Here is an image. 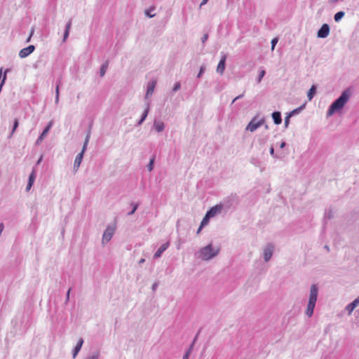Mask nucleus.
<instances>
[{"mask_svg": "<svg viewBox=\"0 0 359 359\" xmlns=\"http://www.w3.org/2000/svg\"><path fill=\"white\" fill-rule=\"evenodd\" d=\"M348 93L347 91L343 92L340 97L331 104L329 109L327 110V115L328 116H331L336 111L342 109L345 104L348 102Z\"/></svg>", "mask_w": 359, "mask_h": 359, "instance_id": "nucleus-1", "label": "nucleus"}, {"mask_svg": "<svg viewBox=\"0 0 359 359\" xmlns=\"http://www.w3.org/2000/svg\"><path fill=\"white\" fill-rule=\"evenodd\" d=\"M219 250V248H213L212 244H209L200 250L199 256L203 260H209L217 256Z\"/></svg>", "mask_w": 359, "mask_h": 359, "instance_id": "nucleus-2", "label": "nucleus"}, {"mask_svg": "<svg viewBox=\"0 0 359 359\" xmlns=\"http://www.w3.org/2000/svg\"><path fill=\"white\" fill-rule=\"evenodd\" d=\"M318 297V287L316 285H312L310 290L309 301L306 311V314L311 317L313 315V309Z\"/></svg>", "mask_w": 359, "mask_h": 359, "instance_id": "nucleus-3", "label": "nucleus"}, {"mask_svg": "<svg viewBox=\"0 0 359 359\" xmlns=\"http://www.w3.org/2000/svg\"><path fill=\"white\" fill-rule=\"evenodd\" d=\"M89 138H90V135L88 134L87 136H86V140H85V142L83 144V149L81 151V153H79L76 156V158H75V161H74V167L76 170H77L80 165H81V163L82 161V159H83V153L86 149V147H87V144L88 143V141H89Z\"/></svg>", "mask_w": 359, "mask_h": 359, "instance_id": "nucleus-4", "label": "nucleus"}, {"mask_svg": "<svg viewBox=\"0 0 359 359\" xmlns=\"http://www.w3.org/2000/svg\"><path fill=\"white\" fill-rule=\"evenodd\" d=\"M264 118L257 120V117H254L247 126L246 130H250V132H254L259 127H260L264 123Z\"/></svg>", "mask_w": 359, "mask_h": 359, "instance_id": "nucleus-5", "label": "nucleus"}, {"mask_svg": "<svg viewBox=\"0 0 359 359\" xmlns=\"http://www.w3.org/2000/svg\"><path fill=\"white\" fill-rule=\"evenodd\" d=\"M115 228L113 226H108L104 232L102 240L104 242H108L111 240L113 234L114 233Z\"/></svg>", "mask_w": 359, "mask_h": 359, "instance_id": "nucleus-6", "label": "nucleus"}, {"mask_svg": "<svg viewBox=\"0 0 359 359\" xmlns=\"http://www.w3.org/2000/svg\"><path fill=\"white\" fill-rule=\"evenodd\" d=\"M330 33V27L327 24H323L318 30V36L320 38H325Z\"/></svg>", "mask_w": 359, "mask_h": 359, "instance_id": "nucleus-7", "label": "nucleus"}, {"mask_svg": "<svg viewBox=\"0 0 359 359\" xmlns=\"http://www.w3.org/2000/svg\"><path fill=\"white\" fill-rule=\"evenodd\" d=\"M222 205H216L211 208L207 212V217H213L217 213L220 212L222 210Z\"/></svg>", "mask_w": 359, "mask_h": 359, "instance_id": "nucleus-8", "label": "nucleus"}, {"mask_svg": "<svg viewBox=\"0 0 359 359\" xmlns=\"http://www.w3.org/2000/svg\"><path fill=\"white\" fill-rule=\"evenodd\" d=\"M35 49V47L33 45H29V46H27V48H22L20 53H19V56L21 57V58H24V57H26L27 56H28L29 54H31Z\"/></svg>", "mask_w": 359, "mask_h": 359, "instance_id": "nucleus-9", "label": "nucleus"}, {"mask_svg": "<svg viewBox=\"0 0 359 359\" xmlns=\"http://www.w3.org/2000/svg\"><path fill=\"white\" fill-rule=\"evenodd\" d=\"M52 124H53V123L50 121L48 123V125L46 127V128L43 130V131L42 132L41 135L37 139V140L36 142V144H41V142L43 141L44 137L47 135V133H48L49 130L52 127Z\"/></svg>", "mask_w": 359, "mask_h": 359, "instance_id": "nucleus-10", "label": "nucleus"}, {"mask_svg": "<svg viewBox=\"0 0 359 359\" xmlns=\"http://www.w3.org/2000/svg\"><path fill=\"white\" fill-rule=\"evenodd\" d=\"M226 59V56L225 55H224L217 65V72L218 73H219L220 74H222L225 69Z\"/></svg>", "mask_w": 359, "mask_h": 359, "instance_id": "nucleus-11", "label": "nucleus"}, {"mask_svg": "<svg viewBox=\"0 0 359 359\" xmlns=\"http://www.w3.org/2000/svg\"><path fill=\"white\" fill-rule=\"evenodd\" d=\"M273 247L272 245H269L265 248L264 255L266 262H268L271 259L273 254Z\"/></svg>", "mask_w": 359, "mask_h": 359, "instance_id": "nucleus-12", "label": "nucleus"}, {"mask_svg": "<svg viewBox=\"0 0 359 359\" xmlns=\"http://www.w3.org/2000/svg\"><path fill=\"white\" fill-rule=\"evenodd\" d=\"M156 80H154V81H151L148 84L147 90V93H146V97H148L151 96L153 94L154 88H155V86H156Z\"/></svg>", "mask_w": 359, "mask_h": 359, "instance_id": "nucleus-13", "label": "nucleus"}, {"mask_svg": "<svg viewBox=\"0 0 359 359\" xmlns=\"http://www.w3.org/2000/svg\"><path fill=\"white\" fill-rule=\"evenodd\" d=\"M169 243H165L163 244L159 249L156 252L154 255L155 258L160 257L162 255V253L168 248Z\"/></svg>", "mask_w": 359, "mask_h": 359, "instance_id": "nucleus-14", "label": "nucleus"}, {"mask_svg": "<svg viewBox=\"0 0 359 359\" xmlns=\"http://www.w3.org/2000/svg\"><path fill=\"white\" fill-rule=\"evenodd\" d=\"M83 344V339H79L76 346H75L74 349V352H73V358H75L76 356L77 355V354L79 353V352L80 351L81 347H82V345Z\"/></svg>", "mask_w": 359, "mask_h": 359, "instance_id": "nucleus-15", "label": "nucleus"}, {"mask_svg": "<svg viewBox=\"0 0 359 359\" xmlns=\"http://www.w3.org/2000/svg\"><path fill=\"white\" fill-rule=\"evenodd\" d=\"M272 118L273 119L274 123L276 125H279L282 122L281 115L280 113L278 111L273 112L272 114Z\"/></svg>", "mask_w": 359, "mask_h": 359, "instance_id": "nucleus-16", "label": "nucleus"}, {"mask_svg": "<svg viewBox=\"0 0 359 359\" xmlns=\"http://www.w3.org/2000/svg\"><path fill=\"white\" fill-rule=\"evenodd\" d=\"M35 172L34 171H32V172L29 175V181H28V183H27V190L29 191L31 187H32L33 184H34V180H35Z\"/></svg>", "mask_w": 359, "mask_h": 359, "instance_id": "nucleus-17", "label": "nucleus"}, {"mask_svg": "<svg viewBox=\"0 0 359 359\" xmlns=\"http://www.w3.org/2000/svg\"><path fill=\"white\" fill-rule=\"evenodd\" d=\"M316 86H312L311 87V88L309 89V90L308 92V94H307V97H308L309 100H311L313 99V95L316 93Z\"/></svg>", "mask_w": 359, "mask_h": 359, "instance_id": "nucleus-18", "label": "nucleus"}, {"mask_svg": "<svg viewBox=\"0 0 359 359\" xmlns=\"http://www.w3.org/2000/svg\"><path fill=\"white\" fill-rule=\"evenodd\" d=\"M154 127L158 132H161L164 129V124L162 122H155Z\"/></svg>", "mask_w": 359, "mask_h": 359, "instance_id": "nucleus-19", "label": "nucleus"}, {"mask_svg": "<svg viewBox=\"0 0 359 359\" xmlns=\"http://www.w3.org/2000/svg\"><path fill=\"white\" fill-rule=\"evenodd\" d=\"M108 68V62H106L104 64H103L100 69V76H103Z\"/></svg>", "mask_w": 359, "mask_h": 359, "instance_id": "nucleus-20", "label": "nucleus"}, {"mask_svg": "<svg viewBox=\"0 0 359 359\" xmlns=\"http://www.w3.org/2000/svg\"><path fill=\"white\" fill-rule=\"evenodd\" d=\"M71 24H72V22H71V20H69L68 22L67 25L66 30L65 32L64 40H65L68 37V36H69V32Z\"/></svg>", "mask_w": 359, "mask_h": 359, "instance_id": "nucleus-21", "label": "nucleus"}, {"mask_svg": "<svg viewBox=\"0 0 359 359\" xmlns=\"http://www.w3.org/2000/svg\"><path fill=\"white\" fill-rule=\"evenodd\" d=\"M355 307H356V305L353 302H351V304H349L346 306V310L348 311V314H351L353 312V311L355 309Z\"/></svg>", "mask_w": 359, "mask_h": 359, "instance_id": "nucleus-22", "label": "nucleus"}, {"mask_svg": "<svg viewBox=\"0 0 359 359\" xmlns=\"http://www.w3.org/2000/svg\"><path fill=\"white\" fill-rule=\"evenodd\" d=\"M344 15V13L343 11H339L338 13H337L335 15H334V20L335 21H339L340 20Z\"/></svg>", "mask_w": 359, "mask_h": 359, "instance_id": "nucleus-23", "label": "nucleus"}, {"mask_svg": "<svg viewBox=\"0 0 359 359\" xmlns=\"http://www.w3.org/2000/svg\"><path fill=\"white\" fill-rule=\"evenodd\" d=\"M154 11V7H151L149 9L145 11L146 15H147L149 18H152V17L155 16V14H151V11Z\"/></svg>", "mask_w": 359, "mask_h": 359, "instance_id": "nucleus-24", "label": "nucleus"}, {"mask_svg": "<svg viewBox=\"0 0 359 359\" xmlns=\"http://www.w3.org/2000/svg\"><path fill=\"white\" fill-rule=\"evenodd\" d=\"M210 219V217H207V214H205V217H203L201 223V226H205L206 224H208Z\"/></svg>", "mask_w": 359, "mask_h": 359, "instance_id": "nucleus-25", "label": "nucleus"}, {"mask_svg": "<svg viewBox=\"0 0 359 359\" xmlns=\"http://www.w3.org/2000/svg\"><path fill=\"white\" fill-rule=\"evenodd\" d=\"M265 73H266V72H265V70H264V69H262V70L260 71V72H259V77H258V79H257V83L261 82V81H262V78H263V77L264 76V75H265Z\"/></svg>", "mask_w": 359, "mask_h": 359, "instance_id": "nucleus-26", "label": "nucleus"}, {"mask_svg": "<svg viewBox=\"0 0 359 359\" xmlns=\"http://www.w3.org/2000/svg\"><path fill=\"white\" fill-rule=\"evenodd\" d=\"M154 162V158H151L150 160L149 165H147L149 171H151L153 170Z\"/></svg>", "mask_w": 359, "mask_h": 359, "instance_id": "nucleus-27", "label": "nucleus"}, {"mask_svg": "<svg viewBox=\"0 0 359 359\" xmlns=\"http://www.w3.org/2000/svg\"><path fill=\"white\" fill-rule=\"evenodd\" d=\"M148 111H149V107H147L146 109L144 110V114L142 116V119L140 121V123H141L145 119V118L147 116Z\"/></svg>", "mask_w": 359, "mask_h": 359, "instance_id": "nucleus-28", "label": "nucleus"}, {"mask_svg": "<svg viewBox=\"0 0 359 359\" xmlns=\"http://www.w3.org/2000/svg\"><path fill=\"white\" fill-rule=\"evenodd\" d=\"M278 39L277 38H274L271 40V50H273L275 48V46L276 45V43H278Z\"/></svg>", "mask_w": 359, "mask_h": 359, "instance_id": "nucleus-29", "label": "nucleus"}, {"mask_svg": "<svg viewBox=\"0 0 359 359\" xmlns=\"http://www.w3.org/2000/svg\"><path fill=\"white\" fill-rule=\"evenodd\" d=\"M18 126V119H15L12 133H14V131L16 130Z\"/></svg>", "mask_w": 359, "mask_h": 359, "instance_id": "nucleus-30", "label": "nucleus"}, {"mask_svg": "<svg viewBox=\"0 0 359 359\" xmlns=\"http://www.w3.org/2000/svg\"><path fill=\"white\" fill-rule=\"evenodd\" d=\"M180 83L179 82L176 83L173 87V90L177 91L180 88Z\"/></svg>", "mask_w": 359, "mask_h": 359, "instance_id": "nucleus-31", "label": "nucleus"}, {"mask_svg": "<svg viewBox=\"0 0 359 359\" xmlns=\"http://www.w3.org/2000/svg\"><path fill=\"white\" fill-rule=\"evenodd\" d=\"M191 348H192L191 347H190V348H189V350L187 351V353H185V355H184L183 359H188L189 355V354H190V353H191Z\"/></svg>", "mask_w": 359, "mask_h": 359, "instance_id": "nucleus-32", "label": "nucleus"}, {"mask_svg": "<svg viewBox=\"0 0 359 359\" xmlns=\"http://www.w3.org/2000/svg\"><path fill=\"white\" fill-rule=\"evenodd\" d=\"M137 206H138L137 204H133V210L130 212H129V215H133L137 210Z\"/></svg>", "mask_w": 359, "mask_h": 359, "instance_id": "nucleus-33", "label": "nucleus"}, {"mask_svg": "<svg viewBox=\"0 0 359 359\" xmlns=\"http://www.w3.org/2000/svg\"><path fill=\"white\" fill-rule=\"evenodd\" d=\"M208 38V34H204L203 36L202 37V42L205 43L207 41Z\"/></svg>", "mask_w": 359, "mask_h": 359, "instance_id": "nucleus-34", "label": "nucleus"}, {"mask_svg": "<svg viewBox=\"0 0 359 359\" xmlns=\"http://www.w3.org/2000/svg\"><path fill=\"white\" fill-rule=\"evenodd\" d=\"M205 70V67H201V69H200V72L198 74V77H201V76L202 75L203 72H204Z\"/></svg>", "mask_w": 359, "mask_h": 359, "instance_id": "nucleus-35", "label": "nucleus"}, {"mask_svg": "<svg viewBox=\"0 0 359 359\" xmlns=\"http://www.w3.org/2000/svg\"><path fill=\"white\" fill-rule=\"evenodd\" d=\"M59 99V87L57 86L56 88V102H57Z\"/></svg>", "mask_w": 359, "mask_h": 359, "instance_id": "nucleus-36", "label": "nucleus"}, {"mask_svg": "<svg viewBox=\"0 0 359 359\" xmlns=\"http://www.w3.org/2000/svg\"><path fill=\"white\" fill-rule=\"evenodd\" d=\"M243 95H243V94H242V95H240L237 96L236 97H235V98L233 99V100L232 101V103H233L236 100H238V99H240V98L243 97Z\"/></svg>", "mask_w": 359, "mask_h": 359, "instance_id": "nucleus-37", "label": "nucleus"}, {"mask_svg": "<svg viewBox=\"0 0 359 359\" xmlns=\"http://www.w3.org/2000/svg\"><path fill=\"white\" fill-rule=\"evenodd\" d=\"M289 121H290V116H287V117L285 118V126H286L288 125V123H289Z\"/></svg>", "mask_w": 359, "mask_h": 359, "instance_id": "nucleus-38", "label": "nucleus"}, {"mask_svg": "<svg viewBox=\"0 0 359 359\" xmlns=\"http://www.w3.org/2000/svg\"><path fill=\"white\" fill-rule=\"evenodd\" d=\"M353 302L356 305L357 307L359 305V297L355 299Z\"/></svg>", "mask_w": 359, "mask_h": 359, "instance_id": "nucleus-39", "label": "nucleus"}, {"mask_svg": "<svg viewBox=\"0 0 359 359\" xmlns=\"http://www.w3.org/2000/svg\"><path fill=\"white\" fill-rule=\"evenodd\" d=\"M4 228V224H3L2 223H1V224H0V234H1V232L3 231Z\"/></svg>", "mask_w": 359, "mask_h": 359, "instance_id": "nucleus-40", "label": "nucleus"}, {"mask_svg": "<svg viewBox=\"0 0 359 359\" xmlns=\"http://www.w3.org/2000/svg\"><path fill=\"white\" fill-rule=\"evenodd\" d=\"M33 32H34V30H33V29H32L31 33H30V35H29V38H28V39H27V42H28V41H29V40H30V39H31V37H32V34H33Z\"/></svg>", "mask_w": 359, "mask_h": 359, "instance_id": "nucleus-41", "label": "nucleus"}, {"mask_svg": "<svg viewBox=\"0 0 359 359\" xmlns=\"http://www.w3.org/2000/svg\"><path fill=\"white\" fill-rule=\"evenodd\" d=\"M203 226H201V225L199 226L198 229L197 230V234H199V233H200V232H201V229H202V228H203Z\"/></svg>", "mask_w": 359, "mask_h": 359, "instance_id": "nucleus-42", "label": "nucleus"}, {"mask_svg": "<svg viewBox=\"0 0 359 359\" xmlns=\"http://www.w3.org/2000/svg\"><path fill=\"white\" fill-rule=\"evenodd\" d=\"M208 0H203L201 3L200 6H202L203 5L207 3Z\"/></svg>", "mask_w": 359, "mask_h": 359, "instance_id": "nucleus-43", "label": "nucleus"}, {"mask_svg": "<svg viewBox=\"0 0 359 359\" xmlns=\"http://www.w3.org/2000/svg\"><path fill=\"white\" fill-rule=\"evenodd\" d=\"M270 154L273 155L274 154V149L273 147H271L270 149Z\"/></svg>", "mask_w": 359, "mask_h": 359, "instance_id": "nucleus-44", "label": "nucleus"}, {"mask_svg": "<svg viewBox=\"0 0 359 359\" xmlns=\"http://www.w3.org/2000/svg\"><path fill=\"white\" fill-rule=\"evenodd\" d=\"M285 146V143L284 142H283L280 144V147L283 149Z\"/></svg>", "mask_w": 359, "mask_h": 359, "instance_id": "nucleus-45", "label": "nucleus"}, {"mask_svg": "<svg viewBox=\"0 0 359 359\" xmlns=\"http://www.w3.org/2000/svg\"><path fill=\"white\" fill-rule=\"evenodd\" d=\"M144 259H142L140 260V264H142V263H144Z\"/></svg>", "mask_w": 359, "mask_h": 359, "instance_id": "nucleus-46", "label": "nucleus"}, {"mask_svg": "<svg viewBox=\"0 0 359 359\" xmlns=\"http://www.w3.org/2000/svg\"><path fill=\"white\" fill-rule=\"evenodd\" d=\"M69 293H70V289H69V290H68V292H67V298H69Z\"/></svg>", "mask_w": 359, "mask_h": 359, "instance_id": "nucleus-47", "label": "nucleus"}]
</instances>
